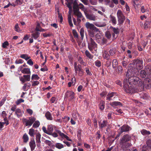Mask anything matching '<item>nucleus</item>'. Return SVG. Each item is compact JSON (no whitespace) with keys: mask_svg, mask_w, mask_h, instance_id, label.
I'll return each instance as SVG.
<instances>
[{"mask_svg":"<svg viewBox=\"0 0 151 151\" xmlns=\"http://www.w3.org/2000/svg\"><path fill=\"white\" fill-rule=\"evenodd\" d=\"M105 102L103 101H100L99 104V108L101 110H103L104 108Z\"/></svg>","mask_w":151,"mask_h":151,"instance_id":"obj_38","label":"nucleus"},{"mask_svg":"<svg viewBox=\"0 0 151 151\" xmlns=\"http://www.w3.org/2000/svg\"><path fill=\"white\" fill-rule=\"evenodd\" d=\"M131 137L128 134L124 135L120 139L119 144L122 148L123 149L130 147L132 145L128 142L130 141Z\"/></svg>","mask_w":151,"mask_h":151,"instance_id":"obj_2","label":"nucleus"},{"mask_svg":"<svg viewBox=\"0 0 151 151\" xmlns=\"http://www.w3.org/2000/svg\"><path fill=\"white\" fill-rule=\"evenodd\" d=\"M74 68L75 73L76 74L78 73V71L82 69L81 65H77L76 62H75L74 63Z\"/></svg>","mask_w":151,"mask_h":151,"instance_id":"obj_18","label":"nucleus"},{"mask_svg":"<svg viewBox=\"0 0 151 151\" xmlns=\"http://www.w3.org/2000/svg\"><path fill=\"white\" fill-rule=\"evenodd\" d=\"M147 74L146 71L144 70H141L139 73V76L140 77L142 78H144L146 77V75Z\"/></svg>","mask_w":151,"mask_h":151,"instance_id":"obj_22","label":"nucleus"},{"mask_svg":"<svg viewBox=\"0 0 151 151\" xmlns=\"http://www.w3.org/2000/svg\"><path fill=\"white\" fill-rule=\"evenodd\" d=\"M34 123L33 124L32 127L34 128H37L39 127L40 125V122L37 120L35 121Z\"/></svg>","mask_w":151,"mask_h":151,"instance_id":"obj_41","label":"nucleus"},{"mask_svg":"<svg viewBox=\"0 0 151 151\" xmlns=\"http://www.w3.org/2000/svg\"><path fill=\"white\" fill-rule=\"evenodd\" d=\"M85 54L86 56L90 59H92L93 58V56L91 55L90 53L88 50L85 51Z\"/></svg>","mask_w":151,"mask_h":151,"instance_id":"obj_50","label":"nucleus"},{"mask_svg":"<svg viewBox=\"0 0 151 151\" xmlns=\"http://www.w3.org/2000/svg\"><path fill=\"white\" fill-rule=\"evenodd\" d=\"M123 69L121 65H119L118 66L117 69H116V71L119 74H121L122 73Z\"/></svg>","mask_w":151,"mask_h":151,"instance_id":"obj_34","label":"nucleus"},{"mask_svg":"<svg viewBox=\"0 0 151 151\" xmlns=\"http://www.w3.org/2000/svg\"><path fill=\"white\" fill-rule=\"evenodd\" d=\"M20 57L22 58L25 59L26 60H27L30 58V57L28 56V55L27 54H22L20 55Z\"/></svg>","mask_w":151,"mask_h":151,"instance_id":"obj_43","label":"nucleus"},{"mask_svg":"<svg viewBox=\"0 0 151 151\" xmlns=\"http://www.w3.org/2000/svg\"><path fill=\"white\" fill-rule=\"evenodd\" d=\"M65 97L68 98L70 100H72L74 98V92L70 91H68L65 95Z\"/></svg>","mask_w":151,"mask_h":151,"instance_id":"obj_12","label":"nucleus"},{"mask_svg":"<svg viewBox=\"0 0 151 151\" xmlns=\"http://www.w3.org/2000/svg\"><path fill=\"white\" fill-rule=\"evenodd\" d=\"M95 25L99 27H103L105 26L106 24L105 22L99 23L95 22L94 23Z\"/></svg>","mask_w":151,"mask_h":151,"instance_id":"obj_25","label":"nucleus"},{"mask_svg":"<svg viewBox=\"0 0 151 151\" xmlns=\"http://www.w3.org/2000/svg\"><path fill=\"white\" fill-rule=\"evenodd\" d=\"M85 26L87 29H95L96 32H99V29L95 27L93 24L90 23L89 22H87L85 24Z\"/></svg>","mask_w":151,"mask_h":151,"instance_id":"obj_11","label":"nucleus"},{"mask_svg":"<svg viewBox=\"0 0 151 151\" xmlns=\"http://www.w3.org/2000/svg\"><path fill=\"white\" fill-rule=\"evenodd\" d=\"M141 133L142 134L144 135H148L150 134L151 133L149 131L143 129L141 131Z\"/></svg>","mask_w":151,"mask_h":151,"instance_id":"obj_36","label":"nucleus"},{"mask_svg":"<svg viewBox=\"0 0 151 151\" xmlns=\"http://www.w3.org/2000/svg\"><path fill=\"white\" fill-rule=\"evenodd\" d=\"M21 71L23 74H28L31 73L30 69L28 68H25L21 70Z\"/></svg>","mask_w":151,"mask_h":151,"instance_id":"obj_23","label":"nucleus"},{"mask_svg":"<svg viewBox=\"0 0 151 151\" xmlns=\"http://www.w3.org/2000/svg\"><path fill=\"white\" fill-rule=\"evenodd\" d=\"M47 130L48 131V134H52L53 130V126L52 125H49L47 127Z\"/></svg>","mask_w":151,"mask_h":151,"instance_id":"obj_33","label":"nucleus"},{"mask_svg":"<svg viewBox=\"0 0 151 151\" xmlns=\"http://www.w3.org/2000/svg\"><path fill=\"white\" fill-rule=\"evenodd\" d=\"M140 97L141 98L144 99H147L149 98V96L148 94L145 93H141Z\"/></svg>","mask_w":151,"mask_h":151,"instance_id":"obj_37","label":"nucleus"},{"mask_svg":"<svg viewBox=\"0 0 151 151\" xmlns=\"http://www.w3.org/2000/svg\"><path fill=\"white\" fill-rule=\"evenodd\" d=\"M128 70L126 73V76L127 77H129L128 81L129 84H136L139 80V78L135 76V72L131 69V67L129 68Z\"/></svg>","mask_w":151,"mask_h":151,"instance_id":"obj_1","label":"nucleus"},{"mask_svg":"<svg viewBox=\"0 0 151 151\" xmlns=\"http://www.w3.org/2000/svg\"><path fill=\"white\" fill-rule=\"evenodd\" d=\"M72 33L74 37L78 39V35L76 31L74 29L72 31Z\"/></svg>","mask_w":151,"mask_h":151,"instance_id":"obj_55","label":"nucleus"},{"mask_svg":"<svg viewBox=\"0 0 151 151\" xmlns=\"http://www.w3.org/2000/svg\"><path fill=\"white\" fill-rule=\"evenodd\" d=\"M111 105L114 106H122V104L120 102L118 101H114L112 102L111 104Z\"/></svg>","mask_w":151,"mask_h":151,"instance_id":"obj_42","label":"nucleus"},{"mask_svg":"<svg viewBox=\"0 0 151 151\" xmlns=\"http://www.w3.org/2000/svg\"><path fill=\"white\" fill-rule=\"evenodd\" d=\"M29 145L30 147L31 151H33L35 147L36 144L34 140H31L29 142Z\"/></svg>","mask_w":151,"mask_h":151,"instance_id":"obj_19","label":"nucleus"},{"mask_svg":"<svg viewBox=\"0 0 151 151\" xmlns=\"http://www.w3.org/2000/svg\"><path fill=\"white\" fill-rule=\"evenodd\" d=\"M40 78V77L37 74H33L32 76V80H38Z\"/></svg>","mask_w":151,"mask_h":151,"instance_id":"obj_51","label":"nucleus"},{"mask_svg":"<svg viewBox=\"0 0 151 151\" xmlns=\"http://www.w3.org/2000/svg\"><path fill=\"white\" fill-rule=\"evenodd\" d=\"M97 45L91 38H90V42L88 44V48L91 51L93 50V49L97 48Z\"/></svg>","mask_w":151,"mask_h":151,"instance_id":"obj_10","label":"nucleus"},{"mask_svg":"<svg viewBox=\"0 0 151 151\" xmlns=\"http://www.w3.org/2000/svg\"><path fill=\"white\" fill-rule=\"evenodd\" d=\"M85 69L87 75H88L89 76H91L92 75V74L90 71L89 69L88 68H85Z\"/></svg>","mask_w":151,"mask_h":151,"instance_id":"obj_64","label":"nucleus"},{"mask_svg":"<svg viewBox=\"0 0 151 151\" xmlns=\"http://www.w3.org/2000/svg\"><path fill=\"white\" fill-rule=\"evenodd\" d=\"M96 40L97 42L99 43L102 40L101 38L102 37L101 35H100L99 34L97 33L95 35Z\"/></svg>","mask_w":151,"mask_h":151,"instance_id":"obj_30","label":"nucleus"},{"mask_svg":"<svg viewBox=\"0 0 151 151\" xmlns=\"http://www.w3.org/2000/svg\"><path fill=\"white\" fill-rule=\"evenodd\" d=\"M137 83L139 88L143 89L144 88V86H143V81H142L139 78V80L135 84ZM134 84L135 85V84Z\"/></svg>","mask_w":151,"mask_h":151,"instance_id":"obj_20","label":"nucleus"},{"mask_svg":"<svg viewBox=\"0 0 151 151\" xmlns=\"http://www.w3.org/2000/svg\"><path fill=\"white\" fill-rule=\"evenodd\" d=\"M103 57L104 59L108 60L110 58V56L108 52L105 51L103 53Z\"/></svg>","mask_w":151,"mask_h":151,"instance_id":"obj_24","label":"nucleus"},{"mask_svg":"<svg viewBox=\"0 0 151 151\" xmlns=\"http://www.w3.org/2000/svg\"><path fill=\"white\" fill-rule=\"evenodd\" d=\"M41 134L40 133H37L36 135V140L37 142H40Z\"/></svg>","mask_w":151,"mask_h":151,"instance_id":"obj_40","label":"nucleus"},{"mask_svg":"<svg viewBox=\"0 0 151 151\" xmlns=\"http://www.w3.org/2000/svg\"><path fill=\"white\" fill-rule=\"evenodd\" d=\"M78 60L80 64H82L84 66H86V64L85 63H84V62L83 61L82 58L81 57L79 56L78 58Z\"/></svg>","mask_w":151,"mask_h":151,"instance_id":"obj_48","label":"nucleus"},{"mask_svg":"<svg viewBox=\"0 0 151 151\" xmlns=\"http://www.w3.org/2000/svg\"><path fill=\"white\" fill-rule=\"evenodd\" d=\"M26 81H29L30 79V76L29 75H24L23 76Z\"/></svg>","mask_w":151,"mask_h":151,"instance_id":"obj_54","label":"nucleus"},{"mask_svg":"<svg viewBox=\"0 0 151 151\" xmlns=\"http://www.w3.org/2000/svg\"><path fill=\"white\" fill-rule=\"evenodd\" d=\"M146 144L148 147L151 149V139H149L147 141Z\"/></svg>","mask_w":151,"mask_h":151,"instance_id":"obj_57","label":"nucleus"},{"mask_svg":"<svg viewBox=\"0 0 151 151\" xmlns=\"http://www.w3.org/2000/svg\"><path fill=\"white\" fill-rule=\"evenodd\" d=\"M101 40V41L99 42V43L104 45L107 42V40L105 38L102 37Z\"/></svg>","mask_w":151,"mask_h":151,"instance_id":"obj_62","label":"nucleus"},{"mask_svg":"<svg viewBox=\"0 0 151 151\" xmlns=\"http://www.w3.org/2000/svg\"><path fill=\"white\" fill-rule=\"evenodd\" d=\"M35 30L37 31L44 32L45 30L42 29L40 26V24L39 23H37L36 27Z\"/></svg>","mask_w":151,"mask_h":151,"instance_id":"obj_26","label":"nucleus"},{"mask_svg":"<svg viewBox=\"0 0 151 151\" xmlns=\"http://www.w3.org/2000/svg\"><path fill=\"white\" fill-rule=\"evenodd\" d=\"M73 13L75 15L77 16V22L78 24H79L81 22V20L80 18L83 17L81 13V12H79L78 10H77V9H76L75 10L74 12H73Z\"/></svg>","mask_w":151,"mask_h":151,"instance_id":"obj_13","label":"nucleus"},{"mask_svg":"<svg viewBox=\"0 0 151 151\" xmlns=\"http://www.w3.org/2000/svg\"><path fill=\"white\" fill-rule=\"evenodd\" d=\"M130 128V127L127 125H123L120 128V133H122L124 132L129 131V130Z\"/></svg>","mask_w":151,"mask_h":151,"instance_id":"obj_17","label":"nucleus"},{"mask_svg":"<svg viewBox=\"0 0 151 151\" xmlns=\"http://www.w3.org/2000/svg\"><path fill=\"white\" fill-rule=\"evenodd\" d=\"M56 132L58 133L59 135L63 138H65L68 141L72 142V140L71 139L69 138L68 137L67 135H66L63 133H62L59 130H56Z\"/></svg>","mask_w":151,"mask_h":151,"instance_id":"obj_15","label":"nucleus"},{"mask_svg":"<svg viewBox=\"0 0 151 151\" xmlns=\"http://www.w3.org/2000/svg\"><path fill=\"white\" fill-rule=\"evenodd\" d=\"M73 12H74L75 10L76 9L80 12L79 9L83 11L84 14L87 11V9L84 7L82 4L80 3L78 4L76 0H75L73 3Z\"/></svg>","mask_w":151,"mask_h":151,"instance_id":"obj_5","label":"nucleus"},{"mask_svg":"<svg viewBox=\"0 0 151 151\" xmlns=\"http://www.w3.org/2000/svg\"><path fill=\"white\" fill-rule=\"evenodd\" d=\"M32 86L33 87H35L36 86L38 85L40 83V82L37 81H35L32 82Z\"/></svg>","mask_w":151,"mask_h":151,"instance_id":"obj_60","label":"nucleus"},{"mask_svg":"<svg viewBox=\"0 0 151 151\" xmlns=\"http://www.w3.org/2000/svg\"><path fill=\"white\" fill-rule=\"evenodd\" d=\"M15 114L18 117H20L22 115V113L21 110L20 109H18L15 110Z\"/></svg>","mask_w":151,"mask_h":151,"instance_id":"obj_28","label":"nucleus"},{"mask_svg":"<svg viewBox=\"0 0 151 151\" xmlns=\"http://www.w3.org/2000/svg\"><path fill=\"white\" fill-rule=\"evenodd\" d=\"M116 93L114 92H112L111 93H109L107 95L106 97L107 99L109 100H111V98L114 96H116Z\"/></svg>","mask_w":151,"mask_h":151,"instance_id":"obj_35","label":"nucleus"},{"mask_svg":"<svg viewBox=\"0 0 151 151\" xmlns=\"http://www.w3.org/2000/svg\"><path fill=\"white\" fill-rule=\"evenodd\" d=\"M143 86L146 89H150L151 88V79L146 78L143 80Z\"/></svg>","mask_w":151,"mask_h":151,"instance_id":"obj_9","label":"nucleus"},{"mask_svg":"<svg viewBox=\"0 0 151 151\" xmlns=\"http://www.w3.org/2000/svg\"><path fill=\"white\" fill-rule=\"evenodd\" d=\"M108 124L107 121L104 120L102 121H101L99 122V128L102 129L103 128L107 127Z\"/></svg>","mask_w":151,"mask_h":151,"instance_id":"obj_16","label":"nucleus"},{"mask_svg":"<svg viewBox=\"0 0 151 151\" xmlns=\"http://www.w3.org/2000/svg\"><path fill=\"white\" fill-rule=\"evenodd\" d=\"M116 52V49L114 48H113L111 49L109 51V53L111 56H113L115 53Z\"/></svg>","mask_w":151,"mask_h":151,"instance_id":"obj_49","label":"nucleus"},{"mask_svg":"<svg viewBox=\"0 0 151 151\" xmlns=\"http://www.w3.org/2000/svg\"><path fill=\"white\" fill-rule=\"evenodd\" d=\"M127 79H124L123 81L124 88L125 91L127 93L130 94H132L135 93L137 91V89L132 84H129V86L127 83Z\"/></svg>","mask_w":151,"mask_h":151,"instance_id":"obj_3","label":"nucleus"},{"mask_svg":"<svg viewBox=\"0 0 151 151\" xmlns=\"http://www.w3.org/2000/svg\"><path fill=\"white\" fill-rule=\"evenodd\" d=\"M65 1L67 2V3H66V5L69 9V13L68 15V22L70 26L72 27L73 26V24L71 20V17L70 13V11L72 9L71 4L73 3V0H65Z\"/></svg>","mask_w":151,"mask_h":151,"instance_id":"obj_6","label":"nucleus"},{"mask_svg":"<svg viewBox=\"0 0 151 151\" xmlns=\"http://www.w3.org/2000/svg\"><path fill=\"white\" fill-rule=\"evenodd\" d=\"M143 61L142 60H139V59H135L134 60L131 64L129 65V68H130L132 67V65H134V67L137 69H142L143 67Z\"/></svg>","mask_w":151,"mask_h":151,"instance_id":"obj_4","label":"nucleus"},{"mask_svg":"<svg viewBox=\"0 0 151 151\" xmlns=\"http://www.w3.org/2000/svg\"><path fill=\"white\" fill-rule=\"evenodd\" d=\"M141 12L142 13H144L147 12V9L144 6H142L140 8Z\"/></svg>","mask_w":151,"mask_h":151,"instance_id":"obj_58","label":"nucleus"},{"mask_svg":"<svg viewBox=\"0 0 151 151\" xmlns=\"http://www.w3.org/2000/svg\"><path fill=\"white\" fill-rule=\"evenodd\" d=\"M55 146L56 148L59 149H62L64 147V146L63 144L59 143H55Z\"/></svg>","mask_w":151,"mask_h":151,"instance_id":"obj_31","label":"nucleus"},{"mask_svg":"<svg viewBox=\"0 0 151 151\" xmlns=\"http://www.w3.org/2000/svg\"><path fill=\"white\" fill-rule=\"evenodd\" d=\"M84 30L83 29L81 28L80 30V34L82 39H83L84 37Z\"/></svg>","mask_w":151,"mask_h":151,"instance_id":"obj_63","label":"nucleus"},{"mask_svg":"<svg viewBox=\"0 0 151 151\" xmlns=\"http://www.w3.org/2000/svg\"><path fill=\"white\" fill-rule=\"evenodd\" d=\"M45 116L47 119L50 120H52V116L51 114L49 112L47 111L45 114Z\"/></svg>","mask_w":151,"mask_h":151,"instance_id":"obj_27","label":"nucleus"},{"mask_svg":"<svg viewBox=\"0 0 151 151\" xmlns=\"http://www.w3.org/2000/svg\"><path fill=\"white\" fill-rule=\"evenodd\" d=\"M119 24H122L125 19V17L124 15L122 12L120 10H118L117 12Z\"/></svg>","mask_w":151,"mask_h":151,"instance_id":"obj_8","label":"nucleus"},{"mask_svg":"<svg viewBox=\"0 0 151 151\" xmlns=\"http://www.w3.org/2000/svg\"><path fill=\"white\" fill-rule=\"evenodd\" d=\"M89 2L92 5H96L97 4V1L96 0H89Z\"/></svg>","mask_w":151,"mask_h":151,"instance_id":"obj_59","label":"nucleus"},{"mask_svg":"<svg viewBox=\"0 0 151 151\" xmlns=\"http://www.w3.org/2000/svg\"><path fill=\"white\" fill-rule=\"evenodd\" d=\"M36 119L34 117H30L29 118L28 120L25 118H23L22 121L23 123H25V126L26 127L27 126H31L34 122Z\"/></svg>","mask_w":151,"mask_h":151,"instance_id":"obj_7","label":"nucleus"},{"mask_svg":"<svg viewBox=\"0 0 151 151\" xmlns=\"http://www.w3.org/2000/svg\"><path fill=\"white\" fill-rule=\"evenodd\" d=\"M22 138L23 142L25 143H26L29 140V137L26 134H24Z\"/></svg>","mask_w":151,"mask_h":151,"instance_id":"obj_29","label":"nucleus"},{"mask_svg":"<svg viewBox=\"0 0 151 151\" xmlns=\"http://www.w3.org/2000/svg\"><path fill=\"white\" fill-rule=\"evenodd\" d=\"M112 63V67L114 69L115 68L117 67L118 64L117 60L115 59H114L113 60Z\"/></svg>","mask_w":151,"mask_h":151,"instance_id":"obj_32","label":"nucleus"},{"mask_svg":"<svg viewBox=\"0 0 151 151\" xmlns=\"http://www.w3.org/2000/svg\"><path fill=\"white\" fill-rule=\"evenodd\" d=\"M40 33L38 32H36L32 34V36L35 39H36L38 37Z\"/></svg>","mask_w":151,"mask_h":151,"instance_id":"obj_46","label":"nucleus"},{"mask_svg":"<svg viewBox=\"0 0 151 151\" xmlns=\"http://www.w3.org/2000/svg\"><path fill=\"white\" fill-rule=\"evenodd\" d=\"M95 29H91L88 31V34L90 37H93L94 36Z\"/></svg>","mask_w":151,"mask_h":151,"instance_id":"obj_44","label":"nucleus"},{"mask_svg":"<svg viewBox=\"0 0 151 151\" xmlns=\"http://www.w3.org/2000/svg\"><path fill=\"white\" fill-rule=\"evenodd\" d=\"M9 44L7 41H6L2 43V47L3 48H6L7 46H9Z\"/></svg>","mask_w":151,"mask_h":151,"instance_id":"obj_56","label":"nucleus"},{"mask_svg":"<svg viewBox=\"0 0 151 151\" xmlns=\"http://www.w3.org/2000/svg\"><path fill=\"white\" fill-rule=\"evenodd\" d=\"M150 21H146L144 24V27L145 29L148 28L150 25Z\"/></svg>","mask_w":151,"mask_h":151,"instance_id":"obj_45","label":"nucleus"},{"mask_svg":"<svg viewBox=\"0 0 151 151\" xmlns=\"http://www.w3.org/2000/svg\"><path fill=\"white\" fill-rule=\"evenodd\" d=\"M35 130L33 128L29 129V134L31 137H34L35 134Z\"/></svg>","mask_w":151,"mask_h":151,"instance_id":"obj_39","label":"nucleus"},{"mask_svg":"<svg viewBox=\"0 0 151 151\" xmlns=\"http://www.w3.org/2000/svg\"><path fill=\"white\" fill-rule=\"evenodd\" d=\"M105 36L107 39H109L111 37V35L110 32L107 31L105 33Z\"/></svg>","mask_w":151,"mask_h":151,"instance_id":"obj_47","label":"nucleus"},{"mask_svg":"<svg viewBox=\"0 0 151 151\" xmlns=\"http://www.w3.org/2000/svg\"><path fill=\"white\" fill-rule=\"evenodd\" d=\"M86 18L90 20L95 21L96 19V17L93 14H90L88 13V11L84 14Z\"/></svg>","mask_w":151,"mask_h":151,"instance_id":"obj_14","label":"nucleus"},{"mask_svg":"<svg viewBox=\"0 0 151 151\" xmlns=\"http://www.w3.org/2000/svg\"><path fill=\"white\" fill-rule=\"evenodd\" d=\"M145 69L147 73V75H149L151 74V67H146Z\"/></svg>","mask_w":151,"mask_h":151,"instance_id":"obj_53","label":"nucleus"},{"mask_svg":"<svg viewBox=\"0 0 151 151\" xmlns=\"http://www.w3.org/2000/svg\"><path fill=\"white\" fill-rule=\"evenodd\" d=\"M14 30L15 31L19 32H21V30H20L18 24L17 23L16 24L15 26Z\"/></svg>","mask_w":151,"mask_h":151,"instance_id":"obj_52","label":"nucleus"},{"mask_svg":"<svg viewBox=\"0 0 151 151\" xmlns=\"http://www.w3.org/2000/svg\"><path fill=\"white\" fill-rule=\"evenodd\" d=\"M31 84L29 83H25L23 86L22 88L24 91H26L31 86Z\"/></svg>","mask_w":151,"mask_h":151,"instance_id":"obj_21","label":"nucleus"},{"mask_svg":"<svg viewBox=\"0 0 151 151\" xmlns=\"http://www.w3.org/2000/svg\"><path fill=\"white\" fill-rule=\"evenodd\" d=\"M111 20L113 24H116V21L115 17L113 16H111Z\"/></svg>","mask_w":151,"mask_h":151,"instance_id":"obj_61","label":"nucleus"}]
</instances>
